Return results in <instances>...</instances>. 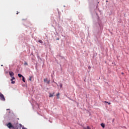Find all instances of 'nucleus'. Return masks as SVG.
Segmentation results:
<instances>
[{
    "label": "nucleus",
    "instance_id": "0eeeda50",
    "mask_svg": "<svg viewBox=\"0 0 129 129\" xmlns=\"http://www.w3.org/2000/svg\"><path fill=\"white\" fill-rule=\"evenodd\" d=\"M101 126L103 127V128H104L105 127V125H104V123H101Z\"/></svg>",
    "mask_w": 129,
    "mask_h": 129
},
{
    "label": "nucleus",
    "instance_id": "412c9836",
    "mask_svg": "<svg viewBox=\"0 0 129 129\" xmlns=\"http://www.w3.org/2000/svg\"><path fill=\"white\" fill-rule=\"evenodd\" d=\"M91 68H90V67H89V69H90Z\"/></svg>",
    "mask_w": 129,
    "mask_h": 129
},
{
    "label": "nucleus",
    "instance_id": "dca6fc26",
    "mask_svg": "<svg viewBox=\"0 0 129 129\" xmlns=\"http://www.w3.org/2000/svg\"><path fill=\"white\" fill-rule=\"evenodd\" d=\"M20 12H17V15L19 14Z\"/></svg>",
    "mask_w": 129,
    "mask_h": 129
},
{
    "label": "nucleus",
    "instance_id": "f03ea898",
    "mask_svg": "<svg viewBox=\"0 0 129 129\" xmlns=\"http://www.w3.org/2000/svg\"><path fill=\"white\" fill-rule=\"evenodd\" d=\"M0 99L2 101L6 100V98H5V96L1 92H0Z\"/></svg>",
    "mask_w": 129,
    "mask_h": 129
},
{
    "label": "nucleus",
    "instance_id": "423d86ee",
    "mask_svg": "<svg viewBox=\"0 0 129 129\" xmlns=\"http://www.w3.org/2000/svg\"><path fill=\"white\" fill-rule=\"evenodd\" d=\"M18 77H19V78H21V77H24V76H23L21 74H18Z\"/></svg>",
    "mask_w": 129,
    "mask_h": 129
},
{
    "label": "nucleus",
    "instance_id": "6e6552de",
    "mask_svg": "<svg viewBox=\"0 0 129 129\" xmlns=\"http://www.w3.org/2000/svg\"><path fill=\"white\" fill-rule=\"evenodd\" d=\"M59 95H60L59 93H58L56 94V96L58 97L57 98H59V97H58Z\"/></svg>",
    "mask_w": 129,
    "mask_h": 129
},
{
    "label": "nucleus",
    "instance_id": "a211bd4d",
    "mask_svg": "<svg viewBox=\"0 0 129 129\" xmlns=\"http://www.w3.org/2000/svg\"><path fill=\"white\" fill-rule=\"evenodd\" d=\"M111 104V103H108V105H110Z\"/></svg>",
    "mask_w": 129,
    "mask_h": 129
},
{
    "label": "nucleus",
    "instance_id": "f8f14e48",
    "mask_svg": "<svg viewBox=\"0 0 129 129\" xmlns=\"http://www.w3.org/2000/svg\"><path fill=\"white\" fill-rule=\"evenodd\" d=\"M47 81V79H44V82H46Z\"/></svg>",
    "mask_w": 129,
    "mask_h": 129
},
{
    "label": "nucleus",
    "instance_id": "aec40b11",
    "mask_svg": "<svg viewBox=\"0 0 129 129\" xmlns=\"http://www.w3.org/2000/svg\"><path fill=\"white\" fill-rule=\"evenodd\" d=\"M7 110H10V109H7Z\"/></svg>",
    "mask_w": 129,
    "mask_h": 129
},
{
    "label": "nucleus",
    "instance_id": "2eb2a0df",
    "mask_svg": "<svg viewBox=\"0 0 129 129\" xmlns=\"http://www.w3.org/2000/svg\"><path fill=\"white\" fill-rule=\"evenodd\" d=\"M62 84H60V87L62 88Z\"/></svg>",
    "mask_w": 129,
    "mask_h": 129
},
{
    "label": "nucleus",
    "instance_id": "39448f33",
    "mask_svg": "<svg viewBox=\"0 0 129 129\" xmlns=\"http://www.w3.org/2000/svg\"><path fill=\"white\" fill-rule=\"evenodd\" d=\"M22 81H23V82L25 83V79L24 77H22Z\"/></svg>",
    "mask_w": 129,
    "mask_h": 129
},
{
    "label": "nucleus",
    "instance_id": "1a4fd4ad",
    "mask_svg": "<svg viewBox=\"0 0 129 129\" xmlns=\"http://www.w3.org/2000/svg\"><path fill=\"white\" fill-rule=\"evenodd\" d=\"M39 42L41 43V44H43V41L42 40H39Z\"/></svg>",
    "mask_w": 129,
    "mask_h": 129
},
{
    "label": "nucleus",
    "instance_id": "20e7f679",
    "mask_svg": "<svg viewBox=\"0 0 129 129\" xmlns=\"http://www.w3.org/2000/svg\"><path fill=\"white\" fill-rule=\"evenodd\" d=\"M54 94V92H53L52 94L51 93H49V97H52Z\"/></svg>",
    "mask_w": 129,
    "mask_h": 129
},
{
    "label": "nucleus",
    "instance_id": "9b49d317",
    "mask_svg": "<svg viewBox=\"0 0 129 129\" xmlns=\"http://www.w3.org/2000/svg\"><path fill=\"white\" fill-rule=\"evenodd\" d=\"M50 83V80L47 81V84H49Z\"/></svg>",
    "mask_w": 129,
    "mask_h": 129
},
{
    "label": "nucleus",
    "instance_id": "f3484780",
    "mask_svg": "<svg viewBox=\"0 0 129 129\" xmlns=\"http://www.w3.org/2000/svg\"><path fill=\"white\" fill-rule=\"evenodd\" d=\"M104 102H105V103H108V102H106V101H105Z\"/></svg>",
    "mask_w": 129,
    "mask_h": 129
},
{
    "label": "nucleus",
    "instance_id": "4468645a",
    "mask_svg": "<svg viewBox=\"0 0 129 129\" xmlns=\"http://www.w3.org/2000/svg\"><path fill=\"white\" fill-rule=\"evenodd\" d=\"M29 81H32V79H31V77H30V78H29Z\"/></svg>",
    "mask_w": 129,
    "mask_h": 129
},
{
    "label": "nucleus",
    "instance_id": "ddd939ff",
    "mask_svg": "<svg viewBox=\"0 0 129 129\" xmlns=\"http://www.w3.org/2000/svg\"><path fill=\"white\" fill-rule=\"evenodd\" d=\"M24 64H25V65H26V66H28V63H27V62H25Z\"/></svg>",
    "mask_w": 129,
    "mask_h": 129
},
{
    "label": "nucleus",
    "instance_id": "6ab92c4d",
    "mask_svg": "<svg viewBox=\"0 0 129 129\" xmlns=\"http://www.w3.org/2000/svg\"><path fill=\"white\" fill-rule=\"evenodd\" d=\"M121 74H122V75H123V74H124V73H121Z\"/></svg>",
    "mask_w": 129,
    "mask_h": 129
},
{
    "label": "nucleus",
    "instance_id": "4be33fe9",
    "mask_svg": "<svg viewBox=\"0 0 129 129\" xmlns=\"http://www.w3.org/2000/svg\"><path fill=\"white\" fill-rule=\"evenodd\" d=\"M1 66H2V67H3V65H2Z\"/></svg>",
    "mask_w": 129,
    "mask_h": 129
},
{
    "label": "nucleus",
    "instance_id": "7ed1b4c3",
    "mask_svg": "<svg viewBox=\"0 0 129 129\" xmlns=\"http://www.w3.org/2000/svg\"><path fill=\"white\" fill-rule=\"evenodd\" d=\"M7 126H8V127H9V128H12V127H13V126L12 123H10V122H9V123H8Z\"/></svg>",
    "mask_w": 129,
    "mask_h": 129
},
{
    "label": "nucleus",
    "instance_id": "9d476101",
    "mask_svg": "<svg viewBox=\"0 0 129 129\" xmlns=\"http://www.w3.org/2000/svg\"><path fill=\"white\" fill-rule=\"evenodd\" d=\"M84 129H91L89 126H87V128L84 127Z\"/></svg>",
    "mask_w": 129,
    "mask_h": 129
},
{
    "label": "nucleus",
    "instance_id": "f257e3e1",
    "mask_svg": "<svg viewBox=\"0 0 129 129\" xmlns=\"http://www.w3.org/2000/svg\"><path fill=\"white\" fill-rule=\"evenodd\" d=\"M9 75L10 77H12V79H11V80H10V81H12V84H14L15 83V81H14L13 80H14L15 79V78L14 77V73L12 71L9 72Z\"/></svg>",
    "mask_w": 129,
    "mask_h": 129
}]
</instances>
